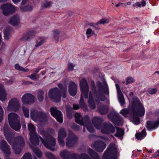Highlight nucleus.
<instances>
[{"mask_svg":"<svg viewBox=\"0 0 159 159\" xmlns=\"http://www.w3.org/2000/svg\"><path fill=\"white\" fill-rule=\"evenodd\" d=\"M77 91V86L76 84L73 82H70L69 86V94L72 96H75L76 93Z\"/></svg>","mask_w":159,"mask_h":159,"instance_id":"6ab92c4d","label":"nucleus"},{"mask_svg":"<svg viewBox=\"0 0 159 159\" xmlns=\"http://www.w3.org/2000/svg\"><path fill=\"white\" fill-rule=\"evenodd\" d=\"M135 5L136 6L138 7H140L141 6V5L139 2H137L135 3Z\"/></svg>","mask_w":159,"mask_h":159,"instance_id":"13d9d810","label":"nucleus"},{"mask_svg":"<svg viewBox=\"0 0 159 159\" xmlns=\"http://www.w3.org/2000/svg\"><path fill=\"white\" fill-rule=\"evenodd\" d=\"M28 127L30 132V140L31 143L30 146L37 157H41L42 155V153L39 149L35 147V146L38 145L39 143V138L46 148L51 151H54L53 147L56 144V140L50 133L48 132H45L44 130L39 129L38 130V133L45 139V140H44L42 137L37 135L36 132L35 128L33 125L30 124Z\"/></svg>","mask_w":159,"mask_h":159,"instance_id":"f257e3e1","label":"nucleus"},{"mask_svg":"<svg viewBox=\"0 0 159 159\" xmlns=\"http://www.w3.org/2000/svg\"><path fill=\"white\" fill-rule=\"evenodd\" d=\"M159 126V119L156 121L150 122V130L157 128Z\"/></svg>","mask_w":159,"mask_h":159,"instance_id":"a878e982","label":"nucleus"},{"mask_svg":"<svg viewBox=\"0 0 159 159\" xmlns=\"http://www.w3.org/2000/svg\"><path fill=\"white\" fill-rule=\"evenodd\" d=\"M105 143L102 141L95 142L92 144L91 146L95 148L97 152H102L106 147Z\"/></svg>","mask_w":159,"mask_h":159,"instance_id":"f3484780","label":"nucleus"},{"mask_svg":"<svg viewBox=\"0 0 159 159\" xmlns=\"http://www.w3.org/2000/svg\"><path fill=\"white\" fill-rule=\"evenodd\" d=\"M131 4H132V3L131 2H128L126 3H123V6H126L127 5H130Z\"/></svg>","mask_w":159,"mask_h":159,"instance_id":"6e6d98bb","label":"nucleus"},{"mask_svg":"<svg viewBox=\"0 0 159 159\" xmlns=\"http://www.w3.org/2000/svg\"><path fill=\"white\" fill-rule=\"evenodd\" d=\"M20 108V105L19 100L16 98H11L9 101L7 109L8 111H17Z\"/></svg>","mask_w":159,"mask_h":159,"instance_id":"9d476101","label":"nucleus"},{"mask_svg":"<svg viewBox=\"0 0 159 159\" xmlns=\"http://www.w3.org/2000/svg\"><path fill=\"white\" fill-rule=\"evenodd\" d=\"M74 66L71 63H69L68 64V70L69 71H72L73 70V68Z\"/></svg>","mask_w":159,"mask_h":159,"instance_id":"de8ad7c7","label":"nucleus"},{"mask_svg":"<svg viewBox=\"0 0 159 159\" xmlns=\"http://www.w3.org/2000/svg\"><path fill=\"white\" fill-rule=\"evenodd\" d=\"M0 148L6 154L9 155L10 154L9 146L5 141L2 140L1 141Z\"/></svg>","mask_w":159,"mask_h":159,"instance_id":"412c9836","label":"nucleus"},{"mask_svg":"<svg viewBox=\"0 0 159 159\" xmlns=\"http://www.w3.org/2000/svg\"><path fill=\"white\" fill-rule=\"evenodd\" d=\"M99 111L100 113L102 114L103 115L107 114L108 111V109L107 108H104L103 109H99Z\"/></svg>","mask_w":159,"mask_h":159,"instance_id":"ea45409f","label":"nucleus"},{"mask_svg":"<svg viewBox=\"0 0 159 159\" xmlns=\"http://www.w3.org/2000/svg\"><path fill=\"white\" fill-rule=\"evenodd\" d=\"M20 8L21 10L24 11H30L32 9V7L30 6H25V7H21Z\"/></svg>","mask_w":159,"mask_h":159,"instance_id":"4c0bfd02","label":"nucleus"},{"mask_svg":"<svg viewBox=\"0 0 159 159\" xmlns=\"http://www.w3.org/2000/svg\"><path fill=\"white\" fill-rule=\"evenodd\" d=\"M102 119L98 117H94L92 120V122L97 129L101 128V131L102 133L105 134H108L111 132L114 133L115 131V128L110 123L104 124L102 125Z\"/></svg>","mask_w":159,"mask_h":159,"instance_id":"39448f33","label":"nucleus"},{"mask_svg":"<svg viewBox=\"0 0 159 159\" xmlns=\"http://www.w3.org/2000/svg\"><path fill=\"white\" fill-rule=\"evenodd\" d=\"M46 73V71H42L41 72L42 74L43 75H44Z\"/></svg>","mask_w":159,"mask_h":159,"instance_id":"774afa93","label":"nucleus"},{"mask_svg":"<svg viewBox=\"0 0 159 159\" xmlns=\"http://www.w3.org/2000/svg\"><path fill=\"white\" fill-rule=\"evenodd\" d=\"M51 4V2L45 1V2L43 3L42 6L43 7L47 8L49 7Z\"/></svg>","mask_w":159,"mask_h":159,"instance_id":"c03bdc74","label":"nucleus"},{"mask_svg":"<svg viewBox=\"0 0 159 159\" xmlns=\"http://www.w3.org/2000/svg\"><path fill=\"white\" fill-rule=\"evenodd\" d=\"M61 157L63 159H70V157L71 156L72 158H76L78 157V155L75 154H73L71 155L70 153L68 152L67 151L64 150L61 152Z\"/></svg>","mask_w":159,"mask_h":159,"instance_id":"aec40b11","label":"nucleus"},{"mask_svg":"<svg viewBox=\"0 0 159 159\" xmlns=\"http://www.w3.org/2000/svg\"><path fill=\"white\" fill-rule=\"evenodd\" d=\"M75 120L76 123L84 126V125L88 130L90 132H93L94 129L90 124L89 117L87 116H85L84 117V123L83 121V118L80 114L79 113H76L75 115Z\"/></svg>","mask_w":159,"mask_h":159,"instance_id":"0eeeda50","label":"nucleus"},{"mask_svg":"<svg viewBox=\"0 0 159 159\" xmlns=\"http://www.w3.org/2000/svg\"><path fill=\"white\" fill-rule=\"evenodd\" d=\"M118 97L121 105L123 106L125 103V100L122 93H118Z\"/></svg>","mask_w":159,"mask_h":159,"instance_id":"c85d7f7f","label":"nucleus"},{"mask_svg":"<svg viewBox=\"0 0 159 159\" xmlns=\"http://www.w3.org/2000/svg\"><path fill=\"white\" fill-rule=\"evenodd\" d=\"M48 95L49 98L53 101L58 102L61 100L60 92L57 88L52 89L50 90Z\"/></svg>","mask_w":159,"mask_h":159,"instance_id":"9b49d317","label":"nucleus"},{"mask_svg":"<svg viewBox=\"0 0 159 159\" xmlns=\"http://www.w3.org/2000/svg\"><path fill=\"white\" fill-rule=\"evenodd\" d=\"M101 138L102 139H104V140H108V139L106 138L103 137H101Z\"/></svg>","mask_w":159,"mask_h":159,"instance_id":"0e129e2a","label":"nucleus"},{"mask_svg":"<svg viewBox=\"0 0 159 159\" xmlns=\"http://www.w3.org/2000/svg\"><path fill=\"white\" fill-rule=\"evenodd\" d=\"M89 153L93 159H99L98 155L91 149L89 150Z\"/></svg>","mask_w":159,"mask_h":159,"instance_id":"bb28decb","label":"nucleus"},{"mask_svg":"<svg viewBox=\"0 0 159 159\" xmlns=\"http://www.w3.org/2000/svg\"><path fill=\"white\" fill-rule=\"evenodd\" d=\"M46 154L49 159H55L54 156L51 153L48 152L46 153Z\"/></svg>","mask_w":159,"mask_h":159,"instance_id":"a19ab883","label":"nucleus"},{"mask_svg":"<svg viewBox=\"0 0 159 159\" xmlns=\"http://www.w3.org/2000/svg\"><path fill=\"white\" fill-rule=\"evenodd\" d=\"M46 41V39L40 37L37 39L35 45L36 47H38L41 46Z\"/></svg>","mask_w":159,"mask_h":159,"instance_id":"cd10ccee","label":"nucleus"},{"mask_svg":"<svg viewBox=\"0 0 159 159\" xmlns=\"http://www.w3.org/2000/svg\"><path fill=\"white\" fill-rule=\"evenodd\" d=\"M117 148L116 145L114 143H111L104 154L103 159H117Z\"/></svg>","mask_w":159,"mask_h":159,"instance_id":"1a4fd4ad","label":"nucleus"},{"mask_svg":"<svg viewBox=\"0 0 159 159\" xmlns=\"http://www.w3.org/2000/svg\"><path fill=\"white\" fill-rule=\"evenodd\" d=\"M116 129L117 130L116 133L115 135V136L117 137L122 136L124 134V130L121 129L117 127H116Z\"/></svg>","mask_w":159,"mask_h":159,"instance_id":"7c9ffc66","label":"nucleus"},{"mask_svg":"<svg viewBox=\"0 0 159 159\" xmlns=\"http://www.w3.org/2000/svg\"><path fill=\"white\" fill-rule=\"evenodd\" d=\"M146 135L145 129H144L141 132L136 133L135 135L136 138L138 140H141Z\"/></svg>","mask_w":159,"mask_h":159,"instance_id":"393cba45","label":"nucleus"},{"mask_svg":"<svg viewBox=\"0 0 159 159\" xmlns=\"http://www.w3.org/2000/svg\"><path fill=\"white\" fill-rule=\"evenodd\" d=\"M35 97L30 93H26L24 95L21 99L22 103L25 105L31 104L34 102Z\"/></svg>","mask_w":159,"mask_h":159,"instance_id":"4468645a","label":"nucleus"},{"mask_svg":"<svg viewBox=\"0 0 159 159\" xmlns=\"http://www.w3.org/2000/svg\"><path fill=\"white\" fill-rule=\"evenodd\" d=\"M53 36L55 40L57 42H58L59 39V32L57 30H55L53 31Z\"/></svg>","mask_w":159,"mask_h":159,"instance_id":"f704fd0d","label":"nucleus"},{"mask_svg":"<svg viewBox=\"0 0 159 159\" xmlns=\"http://www.w3.org/2000/svg\"><path fill=\"white\" fill-rule=\"evenodd\" d=\"M132 113L130 114L133 117V121L135 124L140 123V120L138 116L144 115L145 110L139 100L137 98H135L132 103Z\"/></svg>","mask_w":159,"mask_h":159,"instance_id":"7ed1b4c3","label":"nucleus"},{"mask_svg":"<svg viewBox=\"0 0 159 159\" xmlns=\"http://www.w3.org/2000/svg\"><path fill=\"white\" fill-rule=\"evenodd\" d=\"M91 85L92 91L89 93L88 102L90 108L92 109H94L95 107L94 100L98 102L100 101H104L105 98L103 93L99 92L97 93L94 81H91Z\"/></svg>","mask_w":159,"mask_h":159,"instance_id":"20e7f679","label":"nucleus"},{"mask_svg":"<svg viewBox=\"0 0 159 159\" xmlns=\"http://www.w3.org/2000/svg\"><path fill=\"white\" fill-rule=\"evenodd\" d=\"M28 77L33 80H36L39 77V75L36 74H32Z\"/></svg>","mask_w":159,"mask_h":159,"instance_id":"c9c22d12","label":"nucleus"},{"mask_svg":"<svg viewBox=\"0 0 159 159\" xmlns=\"http://www.w3.org/2000/svg\"><path fill=\"white\" fill-rule=\"evenodd\" d=\"M66 136V131L64 129L61 128L59 131L58 134V141L60 145L61 146H64L65 145L64 139Z\"/></svg>","mask_w":159,"mask_h":159,"instance_id":"dca6fc26","label":"nucleus"},{"mask_svg":"<svg viewBox=\"0 0 159 159\" xmlns=\"http://www.w3.org/2000/svg\"><path fill=\"white\" fill-rule=\"evenodd\" d=\"M149 121H148L147 123L146 127L148 129H149Z\"/></svg>","mask_w":159,"mask_h":159,"instance_id":"bf43d9fd","label":"nucleus"},{"mask_svg":"<svg viewBox=\"0 0 159 159\" xmlns=\"http://www.w3.org/2000/svg\"><path fill=\"white\" fill-rule=\"evenodd\" d=\"M67 90V88H66L65 89H64L63 90V91H62V97L65 98L66 97V91Z\"/></svg>","mask_w":159,"mask_h":159,"instance_id":"09e8293b","label":"nucleus"},{"mask_svg":"<svg viewBox=\"0 0 159 159\" xmlns=\"http://www.w3.org/2000/svg\"><path fill=\"white\" fill-rule=\"evenodd\" d=\"M120 113L122 114L125 117H127V115H129L130 113V111L129 109H122L120 112Z\"/></svg>","mask_w":159,"mask_h":159,"instance_id":"72a5a7b5","label":"nucleus"},{"mask_svg":"<svg viewBox=\"0 0 159 159\" xmlns=\"http://www.w3.org/2000/svg\"><path fill=\"white\" fill-rule=\"evenodd\" d=\"M24 115L26 117H28L29 116V110L27 108L25 107H22Z\"/></svg>","mask_w":159,"mask_h":159,"instance_id":"58836bf2","label":"nucleus"},{"mask_svg":"<svg viewBox=\"0 0 159 159\" xmlns=\"http://www.w3.org/2000/svg\"><path fill=\"white\" fill-rule=\"evenodd\" d=\"M8 119L10 126L16 131L21 128V125L18 120V116L15 113H11L8 115Z\"/></svg>","mask_w":159,"mask_h":159,"instance_id":"6e6552de","label":"nucleus"},{"mask_svg":"<svg viewBox=\"0 0 159 159\" xmlns=\"http://www.w3.org/2000/svg\"><path fill=\"white\" fill-rule=\"evenodd\" d=\"M20 18L17 15L14 16L9 21V22L14 25H17L19 22Z\"/></svg>","mask_w":159,"mask_h":159,"instance_id":"b1692460","label":"nucleus"},{"mask_svg":"<svg viewBox=\"0 0 159 159\" xmlns=\"http://www.w3.org/2000/svg\"><path fill=\"white\" fill-rule=\"evenodd\" d=\"M7 95L3 86L0 84V100L1 101H5L6 100Z\"/></svg>","mask_w":159,"mask_h":159,"instance_id":"5701e85b","label":"nucleus"},{"mask_svg":"<svg viewBox=\"0 0 159 159\" xmlns=\"http://www.w3.org/2000/svg\"><path fill=\"white\" fill-rule=\"evenodd\" d=\"M7 0H0V2H4L7 1Z\"/></svg>","mask_w":159,"mask_h":159,"instance_id":"338daca9","label":"nucleus"},{"mask_svg":"<svg viewBox=\"0 0 159 159\" xmlns=\"http://www.w3.org/2000/svg\"><path fill=\"white\" fill-rule=\"evenodd\" d=\"M13 1V2L15 3H17V2H19L20 0H12Z\"/></svg>","mask_w":159,"mask_h":159,"instance_id":"680f3d73","label":"nucleus"},{"mask_svg":"<svg viewBox=\"0 0 159 159\" xmlns=\"http://www.w3.org/2000/svg\"><path fill=\"white\" fill-rule=\"evenodd\" d=\"M134 81V80L133 78L130 77H129L127 79V81L126 83V84H129L131 83Z\"/></svg>","mask_w":159,"mask_h":159,"instance_id":"a18cd8bd","label":"nucleus"},{"mask_svg":"<svg viewBox=\"0 0 159 159\" xmlns=\"http://www.w3.org/2000/svg\"><path fill=\"white\" fill-rule=\"evenodd\" d=\"M92 32V30L90 28H89L87 30L86 34L87 35L90 34Z\"/></svg>","mask_w":159,"mask_h":159,"instance_id":"603ef678","label":"nucleus"},{"mask_svg":"<svg viewBox=\"0 0 159 159\" xmlns=\"http://www.w3.org/2000/svg\"><path fill=\"white\" fill-rule=\"evenodd\" d=\"M15 68L18 70H20V71H24V72H27L28 71L29 69L27 68V69H25L21 66H19V65L18 64H16L15 66Z\"/></svg>","mask_w":159,"mask_h":159,"instance_id":"2f4dec72","label":"nucleus"},{"mask_svg":"<svg viewBox=\"0 0 159 159\" xmlns=\"http://www.w3.org/2000/svg\"><path fill=\"white\" fill-rule=\"evenodd\" d=\"M4 15L7 16L15 12L16 8L11 4L7 3L3 5L1 7Z\"/></svg>","mask_w":159,"mask_h":159,"instance_id":"ddd939ff","label":"nucleus"},{"mask_svg":"<svg viewBox=\"0 0 159 159\" xmlns=\"http://www.w3.org/2000/svg\"><path fill=\"white\" fill-rule=\"evenodd\" d=\"M116 87L117 90V92L118 93H121L122 92L121 91L120 89V88L119 86L117 84H116Z\"/></svg>","mask_w":159,"mask_h":159,"instance_id":"8fccbe9b","label":"nucleus"},{"mask_svg":"<svg viewBox=\"0 0 159 159\" xmlns=\"http://www.w3.org/2000/svg\"><path fill=\"white\" fill-rule=\"evenodd\" d=\"M13 82V81L12 80H10L7 82V84H12Z\"/></svg>","mask_w":159,"mask_h":159,"instance_id":"052dcab7","label":"nucleus"},{"mask_svg":"<svg viewBox=\"0 0 159 159\" xmlns=\"http://www.w3.org/2000/svg\"><path fill=\"white\" fill-rule=\"evenodd\" d=\"M32 157L31 154L29 153H25L21 159H32Z\"/></svg>","mask_w":159,"mask_h":159,"instance_id":"e433bc0d","label":"nucleus"},{"mask_svg":"<svg viewBox=\"0 0 159 159\" xmlns=\"http://www.w3.org/2000/svg\"><path fill=\"white\" fill-rule=\"evenodd\" d=\"M157 90L156 88L151 89H150V94H155L157 92Z\"/></svg>","mask_w":159,"mask_h":159,"instance_id":"49530a36","label":"nucleus"},{"mask_svg":"<svg viewBox=\"0 0 159 159\" xmlns=\"http://www.w3.org/2000/svg\"><path fill=\"white\" fill-rule=\"evenodd\" d=\"M59 87L61 89V91H63V90L66 88H67L66 87H64L63 85L62 84H59L58 85Z\"/></svg>","mask_w":159,"mask_h":159,"instance_id":"3c124183","label":"nucleus"},{"mask_svg":"<svg viewBox=\"0 0 159 159\" xmlns=\"http://www.w3.org/2000/svg\"><path fill=\"white\" fill-rule=\"evenodd\" d=\"M77 140L76 137L74 134H70L67 139L66 146L69 147H72L76 143Z\"/></svg>","mask_w":159,"mask_h":159,"instance_id":"a211bd4d","label":"nucleus"},{"mask_svg":"<svg viewBox=\"0 0 159 159\" xmlns=\"http://www.w3.org/2000/svg\"><path fill=\"white\" fill-rule=\"evenodd\" d=\"M4 39H8L9 36V32L7 30H5L4 32Z\"/></svg>","mask_w":159,"mask_h":159,"instance_id":"37998d69","label":"nucleus"},{"mask_svg":"<svg viewBox=\"0 0 159 159\" xmlns=\"http://www.w3.org/2000/svg\"><path fill=\"white\" fill-rule=\"evenodd\" d=\"M109 20L108 19L106 18H102L100 20L96 23V24H104L108 23L109 22Z\"/></svg>","mask_w":159,"mask_h":159,"instance_id":"473e14b6","label":"nucleus"},{"mask_svg":"<svg viewBox=\"0 0 159 159\" xmlns=\"http://www.w3.org/2000/svg\"><path fill=\"white\" fill-rule=\"evenodd\" d=\"M123 3H119L118 4H116V7H118L120 5H122L123 6Z\"/></svg>","mask_w":159,"mask_h":159,"instance_id":"e2e57ef3","label":"nucleus"},{"mask_svg":"<svg viewBox=\"0 0 159 159\" xmlns=\"http://www.w3.org/2000/svg\"><path fill=\"white\" fill-rule=\"evenodd\" d=\"M146 2L145 1L143 0L141 2V4L143 6H144L146 5Z\"/></svg>","mask_w":159,"mask_h":159,"instance_id":"4d7b16f0","label":"nucleus"},{"mask_svg":"<svg viewBox=\"0 0 159 159\" xmlns=\"http://www.w3.org/2000/svg\"><path fill=\"white\" fill-rule=\"evenodd\" d=\"M5 136L9 143L12 146L15 153L16 154L20 153L21 151L22 147L25 145V141L23 138L21 136L16 137L13 140V134L10 131V129L7 125H5L4 128Z\"/></svg>","mask_w":159,"mask_h":159,"instance_id":"f03ea898","label":"nucleus"},{"mask_svg":"<svg viewBox=\"0 0 159 159\" xmlns=\"http://www.w3.org/2000/svg\"><path fill=\"white\" fill-rule=\"evenodd\" d=\"M31 119L34 121L41 120L46 121L47 119V116L41 112H37L35 110H32L31 112Z\"/></svg>","mask_w":159,"mask_h":159,"instance_id":"f8f14e48","label":"nucleus"},{"mask_svg":"<svg viewBox=\"0 0 159 159\" xmlns=\"http://www.w3.org/2000/svg\"><path fill=\"white\" fill-rule=\"evenodd\" d=\"M73 109L75 110H78L80 108L79 106L78 105L74 104L73 105Z\"/></svg>","mask_w":159,"mask_h":159,"instance_id":"864d4df0","label":"nucleus"},{"mask_svg":"<svg viewBox=\"0 0 159 159\" xmlns=\"http://www.w3.org/2000/svg\"><path fill=\"white\" fill-rule=\"evenodd\" d=\"M3 112L2 108L0 106V122H1L2 120Z\"/></svg>","mask_w":159,"mask_h":159,"instance_id":"79ce46f5","label":"nucleus"},{"mask_svg":"<svg viewBox=\"0 0 159 159\" xmlns=\"http://www.w3.org/2000/svg\"><path fill=\"white\" fill-rule=\"evenodd\" d=\"M98 24H96V23H89V25L90 26V27H92V26H93V27H95V26L96 25H98Z\"/></svg>","mask_w":159,"mask_h":159,"instance_id":"5fc2aeb1","label":"nucleus"},{"mask_svg":"<svg viewBox=\"0 0 159 159\" xmlns=\"http://www.w3.org/2000/svg\"><path fill=\"white\" fill-rule=\"evenodd\" d=\"M36 33L33 30L28 32L25 34H24L22 38L23 41H26L32 38L35 35Z\"/></svg>","mask_w":159,"mask_h":159,"instance_id":"4be33fe9","label":"nucleus"},{"mask_svg":"<svg viewBox=\"0 0 159 159\" xmlns=\"http://www.w3.org/2000/svg\"><path fill=\"white\" fill-rule=\"evenodd\" d=\"M44 95V93L43 91L39 90L38 91L37 97L39 102H41L43 100Z\"/></svg>","mask_w":159,"mask_h":159,"instance_id":"c756f323","label":"nucleus"},{"mask_svg":"<svg viewBox=\"0 0 159 159\" xmlns=\"http://www.w3.org/2000/svg\"><path fill=\"white\" fill-rule=\"evenodd\" d=\"M80 87L81 93V98L80 102V104L82 108H86V106L84 103L83 96H84L86 98L88 97V92L89 91V86L87 82L84 79H83L80 81Z\"/></svg>","mask_w":159,"mask_h":159,"instance_id":"423d86ee","label":"nucleus"},{"mask_svg":"<svg viewBox=\"0 0 159 159\" xmlns=\"http://www.w3.org/2000/svg\"><path fill=\"white\" fill-rule=\"evenodd\" d=\"M50 110L51 115L54 117L56 118L57 121L59 123H62L63 117L61 111L58 110L57 108L55 107L51 108Z\"/></svg>","mask_w":159,"mask_h":159,"instance_id":"2eb2a0df","label":"nucleus"},{"mask_svg":"<svg viewBox=\"0 0 159 159\" xmlns=\"http://www.w3.org/2000/svg\"><path fill=\"white\" fill-rule=\"evenodd\" d=\"M40 70V69H37L36 70H35L34 72L36 73H38L39 72V70Z\"/></svg>","mask_w":159,"mask_h":159,"instance_id":"69168bd1","label":"nucleus"}]
</instances>
